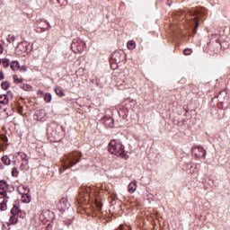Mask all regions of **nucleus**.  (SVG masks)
I'll use <instances>...</instances> for the list:
<instances>
[{"mask_svg": "<svg viewBox=\"0 0 230 230\" xmlns=\"http://www.w3.org/2000/svg\"><path fill=\"white\" fill-rule=\"evenodd\" d=\"M109 152L121 159H128V155L125 152V146L119 140L114 139L109 143Z\"/></svg>", "mask_w": 230, "mask_h": 230, "instance_id": "obj_1", "label": "nucleus"}, {"mask_svg": "<svg viewBox=\"0 0 230 230\" xmlns=\"http://www.w3.org/2000/svg\"><path fill=\"white\" fill-rule=\"evenodd\" d=\"M80 157H82V153L80 152H74L66 155L63 160L64 168H71L72 166H75L76 163H80Z\"/></svg>", "mask_w": 230, "mask_h": 230, "instance_id": "obj_2", "label": "nucleus"}, {"mask_svg": "<svg viewBox=\"0 0 230 230\" xmlns=\"http://www.w3.org/2000/svg\"><path fill=\"white\" fill-rule=\"evenodd\" d=\"M0 199H4L0 203V209L1 211H4V209H6V204H8L10 199H12V194H8L6 189H0Z\"/></svg>", "mask_w": 230, "mask_h": 230, "instance_id": "obj_3", "label": "nucleus"}, {"mask_svg": "<svg viewBox=\"0 0 230 230\" xmlns=\"http://www.w3.org/2000/svg\"><path fill=\"white\" fill-rule=\"evenodd\" d=\"M191 152L192 155L196 156L197 159H200V157L206 159V150H204L200 146H195L192 147Z\"/></svg>", "mask_w": 230, "mask_h": 230, "instance_id": "obj_4", "label": "nucleus"}, {"mask_svg": "<svg viewBox=\"0 0 230 230\" xmlns=\"http://www.w3.org/2000/svg\"><path fill=\"white\" fill-rule=\"evenodd\" d=\"M70 206H71V204H69V200L67 199V198H63L60 199V201L58 205V209H59V211L61 213H64V211H66V209H69Z\"/></svg>", "mask_w": 230, "mask_h": 230, "instance_id": "obj_5", "label": "nucleus"}, {"mask_svg": "<svg viewBox=\"0 0 230 230\" xmlns=\"http://www.w3.org/2000/svg\"><path fill=\"white\" fill-rule=\"evenodd\" d=\"M102 122L107 128H112V127H114V119H112L111 117L102 118Z\"/></svg>", "mask_w": 230, "mask_h": 230, "instance_id": "obj_6", "label": "nucleus"}, {"mask_svg": "<svg viewBox=\"0 0 230 230\" xmlns=\"http://www.w3.org/2000/svg\"><path fill=\"white\" fill-rule=\"evenodd\" d=\"M36 118L38 121H44L46 119V111L44 110H40L36 113Z\"/></svg>", "mask_w": 230, "mask_h": 230, "instance_id": "obj_7", "label": "nucleus"}, {"mask_svg": "<svg viewBox=\"0 0 230 230\" xmlns=\"http://www.w3.org/2000/svg\"><path fill=\"white\" fill-rule=\"evenodd\" d=\"M80 197L81 199H84V200H89V199H91V190H89V189H86L85 190H82V192H80Z\"/></svg>", "mask_w": 230, "mask_h": 230, "instance_id": "obj_8", "label": "nucleus"}, {"mask_svg": "<svg viewBox=\"0 0 230 230\" xmlns=\"http://www.w3.org/2000/svg\"><path fill=\"white\" fill-rule=\"evenodd\" d=\"M128 190L130 193H134L136 190H137V183H136V181H131L128 184Z\"/></svg>", "mask_w": 230, "mask_h": 230, "instance_id": "obj_9", "label": "nucleus"}, {"mask_svg": "<svg viewBox=\"0 0 230 230\" xmlns=\"http://www.w3.org/2000/svg\"><path fill=\"white\" fill-rule=\"evenodd\" d=\"M17 222H19V217L17 215L11 214V217L9 219V223L11 224V226H15Z\"/></svg>", "mask_w": 230, "mask_h": 230, "instance_id": "obj_10", "label": "nucleus"}, {"mask_svg": "<svg viewBox=\"0 0 230 230\" xmlns=\"http://www.w3.org/2000/svg\"><path fill=\"white\" fill-rule=\"evenodd\" d=\"M1 161H2V163H4V164H5V166H10V164H12V160H10L8 155H4L1 158Z\"/></svg>", "mask_w": 230, "mask_h": 230, "instance_id": "obj_11", "label": "nucleus"}, {"mask_svg": "<svg viewBox=\"0 0 230 230\" xmlns=\"http://www.w3.org/2000/svg\"><path fill=\"white\" fill-rule=\"evenodd\" d=\"M8 102H9V99L6 94L0 95V103H2V105L8 104Z\"/></svg>", "mask_w": 230, "mask_h": 230, "instance_id": "obj_12", "label": "nucleus"}, {"mask_svg": "<svg viewBox=\"0 0 230 230\" xmlns=\"http://www.w3.org/2000/svg\"><path fill=\"white\" fill-rule=\"evenodd\" d=\"M18 157L19 159H21V161H22V163L29 161L28 155H26L25 153H22V152L18 153Z\"/></svg>", "mask_w": 230, "mask_h": 230, "instance_id": "obj_13", "label": "nucleus"}, {"mask_svg": "<svg viewBox=\"0 0 230 230\" xmlns=\"http://www.w3.org/2000/svg\"><path fill=\"white\" fill-rule=\"evenodd\" d=\"M22 202H24L25 204H29V202H31V196L30 194H25L22 197Z\"/></svg>", "mask_w": 230, "mask_h": 230, "instance_id": "obj_14", "label": "nucleus"}, {"mask_svg": "<svg viewBox=\"0 0 230 230\" xmlns=\"http://www.w3.org/2000/svg\"><path fill=\"white\" fill-rule=\"evenodd\" d=\"M55 93L58 96H60V98H62L63 96H66V93H64V90H62V87H57L55 89Z\"/></svg>", "mask_w": 230, "mask_h": 230, "instance_id": "obj_15", "label": "nucleus"}, {"mask_svg": "<svg viewBox=\"0 0 230 230\" xmlns=\"http://www.w3.org/2000/svg\"><path fill=\"white\" fill-rule=\"evenodd\" d=\"M127 48H128V49H130V50L135 49H136V41H134V40L128 41Z\"/></svg>", "mask_w": 230, "mask_h": 230, "instance_id": "obj_16", "label": "nucleus"}, {"mask_svg": "<svg viewBox=\"0 0 230 230\" xmlns=\"http://www.w3.org/2000/svg\"><path fill=\"white\" fill-rule=\"evenodd\" d=\"M19 67H20L19 61H13L11 63V69L13 71H17V69H19Z\"/></svg>", "mask_w": 230, "mask_h": 230, "instance_id": "obj_17", "label": "nucleus"}, {"mask_svg": "<svg viewBox=\"0 0 230 230\" xmlns=\"http://www.w3.org/2000/svg\"><path fill=\"white\" fill-rule=\"evenodd\" d=\"M13 79L14 84H22V82H24V79H22L21 77L19 78V75H13Z\"/></svg>", "mask_w": 230, "mask_h": 230, "instance_id": "obj_18", "label": "nucleus"}, {"mask_svg": "<svg viewBox=\"0 0 230 230\" xmlns=\"http://www.w3.org/2000/svg\"><path fill=\"white\" fill-rule=\"evenodd\" d=\"M1 87L4 91H8V89H10V83L8 81H4L1 84Z\"/></svg>", "mask_w": 230, "mask_h": 230, "instance_id": "obj_19", "label": "nucleus"}, {"mask_svg": "<svg viewBox=\"0 0 230 230\" xmlns=\"http://www.w3.org/2000/svg\"><path fill=\"white\" fill-rule=\"evenodd\" d=\"M2 66H3V67H4L5 69H6L7 67H10V59H8V58H4V59L2 60Z\"/></svg>", "mask_w": 230, "mask_h": 230, "instance_id": "obj_20", "label": "nucleus"}, {"mask_svg": "<svg viewBox=\"0 0 230 230\" xmlns=\"http://www.w3.org/2000/svg\"><path fill=\"white\" fill-rule=\"evenodd\" d=\"M193 21L195 23V28L193 30V33H197V30L199 29V18H197V16H194Z\"/></svg>", "mask_w": 230, "mask_h": 230, "instance_id": "obj_21", "label": "nucleus"}, {"mask_svg": "<svg viewBox=\"0 0 230 230\" xmlns=\"http://www.w3.org/2000/svg\"><path fill=\"white\" fill-rule=\"evenodd\" d=\"M119 57H121V54L119 52H114L112 58H114V60H116L117 62H121V58H119Z\"/></svg>", "mask_w": 230, "mask_h": 230, "instance_id": "obj_22", "label": "nucleus"}, {"mask_svg": "<svg viewBox=\"0 0 230 230\" xmlns=\"http://www.w3.org/2000/svg\"><path fill=\"white\" fill-rule=\"evenodd\" d=\"M20 87L21 89H23V91H32L31 85L28 84H23Z\"/></svg>", "mask_w": 230, "mask_h": 230, "instance_id": "obj_23", "label": "nucleus"}, {"mask_svg": "<svg viewBox=\"0 0 230 230\" xmlns=\"http://www.w3.org/2000/svg\"><path fill=\"white\" fill-rule=\"evenodd\" d=\"M224 96H227V93L226 92H220L217 94V99L219 100V102H224Z\"/></svg>", "mask_w": 230, "mask_h": 230, "instance_id": "obj_24", "label": "nucleus"}, {"mask_svg": "<svg viewBox=\"0 0 230 230\" xmlns=\"http://www.w3.org/2000/svg\"><path fill=\"white\" fill-rule=\"evenodd\" d=\"M8 189V183L4 181V180L0 181V190H7Z\"/></svg>", "mask_w": 230, "mask_h": 230, "instance_id": "obj_25", "label": "nucleus"}, {"mask_svg": "<svg viewBox=\"0 0 230 230\" xmlns=\"http://www.w3.org/2000/svg\"><path fill=\"white\" fill-rule=\"evenodd\" d=\"M51 100H52L51 93H46L44 96V101L46 102V103L51 102Z\"/></svg>", "mask_w": 230, "mask_h": 230, "instance_id": "obj_26", "label": "nucleus"}, {"mask_svg": "<svg viewBox=\"0 0 230 230\" xmlns=\"http://www.w3.org/2000/svg\"><path fill=\"white\" fill-rule=\"evenodd\" d=\"M28 164H29V161L22 162L20 165V170H28Z\"/></svg>", "mask_w": 230, "mask_h": 230, "instance_id": "obj_27", "label": "nucleus"}, {"mask_svg": "<svg viewBox=\"0 0 230 230\" xmlns=\"http://www.w3.org/2000/svg\"><path fill=\"white\" fill-rule=\"evenodd\" d=\"M19 207H13L12 209H11V215H19Z\"/></svg>", "mask_w": 230, "mask_h": 230, "instance_id": "obj_28", "label": "nucleus"}, {"mask_svg": "<svg viewBox=\"0 0 230 230\" xmlns=\"http://www.w3.org/2000/svg\"><path fill=\"white\" fill-rule=\"evenodd\" d=\"M12 176L13 177H18L19 176V170L17 169V167L13 168Z\"/></svg>", "mask_w": 230, "mask_h": 230, "instance_id": "obj_29", "label": "nucleus"}, {"mask_svg": "<svg viewBox=\"0 0 230 230\" xmlns=\"http://www.w3.org/2000/svg\"><path fill=\"white\" fill-rule=\"evenodd\" d=\"M191 53H193V50L191 49H185L183 50V55L188 56V55H191Z\"/></svg>", "mask_w": 230, "mask_h": 230, "instance_id": "obj_30", "label": "nucleus"}, {"mask_svg": "<svg viewBox=\"0 0 230 230\" xmlns=\"http://www.w3.org/2000/svg\"><path fill=\"white\" fill-rule=\"evenodd\" d=\"M95 205H96L97 210L102 211V202L96 200Z\"/></svg>", "mask_w": 230, "mask_h": 230, "instance_id": "obj_31", "label": "nucleus"}, {"mask_svg": "<svg viewBox=\"0 0 230 230\" xmlns=\"http://www.w3.org/2000/svg\"><path fill=\"white\" fill-rule=\"evenodd\" d=\"M3 44H4V42L3 40H0V55H3L4 51V48L3 47Z\"/></svg>", "mask_w": 230, "mask_h": 230, "instance_id": "obj_32", "label": "nucleus"}, {"mask_svg": "<svg viewBox=\"0 0 230 230\" xmlns=\"http://www.w3.org/2000/svg\"><path fill=\"white\" fill-rule=\"evenodd\" d=\"M13 40H15V37L12 35H8L7 42H13Z\"/></svg>", "mask_w": 230, "mask_h": 230, "instance_id": "obj_33", "label": "nucleus"}, {"mask_svg": "<svg viewBox=\"0 0 230 230\" xmlns=\"http://www.w3.org/2000/svg\"><path fill=\"white\" fill-rule=\"evenodd\" d=\"M4 80V73H3V70H0V81Z\"/></svg>", "mask_w": 230, "mask_h": 230, "instance_id": "obj_34", "label": "nucleus"}, {"mask_svg": "<svg viewBox=\"0 0 230 230\" xmlns=\"http://www.w3.org/2000/svg\"><path fill=\"white\" fill-rule=\"evenodd\" d=\"M1 139L4 143H8V137L6 136H2Z\"/></svg>", "mask_w": 230, "mask_h": 230, "instance_id": "obj_35", "label": "nucleus"}, {"mask_svg": "<svg viewBox=\"0 0 230 230\" xmlns=\"http://www.w3.org/2000/svg\"><path fill=\"white\" fill-rule=\"evenodd\" d=\"M4 165H3V164H1L0 162V170H4Z\"/></svg>", "mask_w": 230, "mask_h": 230, "instance_id": "obj_36", "label": "nucleus"}, {"mask_svg": "<svg viewBox=\"0 0 230 230\" xmlns=\"http://www.w3.org/2000/svg\"><path fill=\"white\" fill-rule=\"evenodd\" d=\"M45 22L47 23V25L49 26V28H51V24H50L48 21H45Z\"/></svg>", "mask_w": 230, "mask_h": 230, "instance_id": "obj_37", "label": "nucleus"}, {"mask_svg": "<svg viewBox=\"0 0 230 230\" xmlns=\"http://www.w3.org/2000/svg\"><path fill=\"white\" fill-rule=\"evenodd\" d=\"M25 190L28 191V193H30V189H28V187H26Z\"/></svg>", "mask_w": 230, "mask_h": 230, "instance_id": "obj_38", "label": "nucleus"}, {"mask_svg": "<svg viewBox=\"0 0 230 230\" xmlns=\"http://www.w3.org/2000/svg\"><path fill=\"white\" fill-rule=\"evenodd\" d=\"M2 62H3V61L0 59V66H1Z\"/></svg>", "mask_w": 230, "mask_h": 230, "instance_id": "obj_39", "label": "nucleus"}, {"mask_svg": "<svg viewBox=\"0 0 230 230\" xmlns=\"http://www.w3.org/2000/svg\"><path fill=\"white\" fill-rule=\"evenodd\" d=\"M83 46H85V43H83Z\"/></svg>", "mask_w": 230, "mask_h": 230, "instance_id": "obj_40", "label": "nucleus"}]
</instances>
